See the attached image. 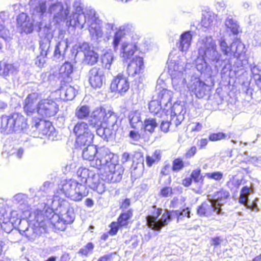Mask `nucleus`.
Returning a JSON list of instances; mask_svg holds the SVG:
<instances>
[{
    "label": "nucleus",
    "mask_w": 261,
    "mask_h": 261,
    "mask_svg": "<svg viewBox=\"0 0 261 261\" xmlns=\"http://www.w3.org/2000/svg\"><path fill=\"white\" fill-rule=\"evenodd\" d=\"M232 51L230 55L237 58L236 64L238 67H241L247 63V57L245 45L239 40L232 43Z\"/></svg>",
    "instance_id": "obj_16"
},
{
    "label": "nucleus",
    "mask_w": 261,
    "mask_h": 261,
    "mask_svg": "<svg viewBox=\"0 0 261 261\" xmlns=\"http://www.w3.org/2000/svg\"><path fill=\"white\" fill-rule=\"evenodd\" d=\"M17 71V67L11 64H6L4 65V72L7 74H14Z\"/></svg>",
    "instance_id": "obj_57"
},
{
    "label": "nucleus",
    "mask_w": 261,
    "mask_h": 261,
    "mask_svg": "<svg viewBox=\"0 0 261 261\" xmlns=\"http://www.w3.org/2000/svg\"><path fill=\"white\" fill-rule=\"evenodd\" d=\"M197 214L200 216L208 217L214 212L217 214H221V208L217 206V203L212 200L203 202L197 210Z\"/></svg>",
    "instance_id": "obj_25"
},
{
    "label": "nucleus",
    "mask_w": 261,
    "mask_h": 261,
    "mask_svg": "<svg viewBox=\"0 0 261 261\" xmlns=\"http://www.w3.org/2000/svg\"><path fill=\"white\" fill-rule=\"evenodd\" d=\"M207 87L199 77L195 76L191 77L190 81L187 85L188 90L193 93L199 98H202L205 95Z\"/></svg>",
    "instance_id": "obj_18"
},
{
    "label": "nucleus",
    "mask_w": 261,
    "mask_h": 261,
    "mask_svg": "<svg viewBox=\"0 0 261 261\" xmlns=\"http://www.w3.org/2000/svg\"><path fill=\"white\" fill-rule=\"evenodd\" d=\"M172 96V92L165 89H162L158 94L156 99H159V102L163 106L165 115H167L168 112L171 109Z\"/></svg>",
    "instance_id": "obj_28"
},
{
    "label": "nucleus",
    "mask_w": 261,
    "mask_h": 261,
    "mask_svg": "<svg viewBox=\"0 0 261 261\" xmlns=\"http://www.w3.org/2000/svg\"><path fill=\"white\" fill-rule=\"evenodd\" d=\"M29 226L28 223L27 221L20 220L19 223V226L18 227V232H19L22 236H24V231H25L26 228H24V226Z\"/></svg>",
    "instance_id": "obj_62"
},
{
    "label": "nucleus",
    "mask_w": 261,
    "mask_h": 261,
    "mask_svg": "<svg viewBox=\"0 0 261 261\" xmlns=\"http://www.w3.org/2000/svg\"><path fill=\"white\" fill-rule=\"evenodd\" d=\"M200 173L201 170L200 169L194 170L191 174V178L192 179H193L195 182H199L201 178L200 177Z\"/></svg>",
    "instance_id": "obj_61"
},
{
    "label": "nucleus",
    "mask_w": 261,
    "mask_h": 261,
    "mask_svg": "<svg viewBox=\"0 0 261 261\" xmlns=\"http://www.w3.org/2000/svg\"><path fill=\"white\" fill-rule=\"evenodd\" d=\"M168 63L173 89L178 92L185 93L188 85L187 79L190 76L185 68V63L180 60H171Z\"/></svg>",
    "instance_id": "obj_6"
},
{
    "label": "nucleus",
    "mask_w": 261,
    "mask_h": 261,
    "mask_svg": "<svg viewBox=\"0 0 261 261\" xmlns=\"http://www.w3.org/2000/svg\"><path fill=\"white\" fill-rule=\"evenodd\" d=\"M41 95L38 93H32L29 94L24 100L23 109L28 116H31L37 112L38 102L41 99Z\"/></svg>",
    "instance_id": "obj_23"
},
{
    "label": "nucleus",
    "mask_w": 261,
    "mask_h": 261,
    "mask_svg": "<svg viewBox=\"0 0 261 261\" xmlns=\"http://www.w3.org/2000/svg\"><path fill=\"white\" fill-rule=\"evenodd\" d=\"M9 17L8 12L5 11L0 12V37L7 41L10 39L9 31L6 28V23Z\"/></svg>",
    "instance_id": "obj_32"
},
{
    "label": "nucleus",
    "mask_w": 261,
    "mask_h": 261,
    "mask_svg": "<svg viewBox=\"0 0 261 261\" xmlns=\"http://www.w3.org/2000/svg\"><path fill=\"white\" fill-rule=\"evenodd\" d=\"M32 127L39 132L38 137L40 138L45 136L49 139H53L56 136L55 128L48 121L40 119L35 122V125Z\"/></svg>",
    "instance_id": "obj_19"
},
{
    "label": "nucleus",
    "mask_w": 261,
    "mask_h": 261,
    "mask_svg": "<svg viewBox=\"0 0 261 261\" xmlns=\"http://www.w3.org/2000/svg\"><path fill=\"white\" fill-rule=\"evenodd\" d=\"M46 204L50 213L54 210L57 211V213L54 214L51 218L46 219L55 228L64 230L66 225L73 221L74 215L73 208L67 201L59 195L55 194L53 197L48 198Z\"/></svg>",
    "instance_id": "obj_3"
},
{
    "label": "nucleus",
    "mask_w": 261,
    "mask_h": 261,
    "mask_svg": "<svg viewBox=\"0 0 261 261\" xmlns=\"http://www.w3.org/2000/svg\"><path fill=\"white\" fill-rule=\"evenodd\" d=\"M73 7L74 8L73 6ZM73 12L74 10L72 12ZM69 14V8L67 6L65 8L61 2L53 3L48 8V14L52 16L53 21L56 23H60L67 20V23L70 24L69 17L73 13L68 17Z\"/></svg>",
    "instance_id": "obj_13"
},
{
    "label": "nucleus",
    "mask_w": 261,
    "mask_h": 261,
    "mask_svg": "<svg viewBox=\"0 0 261 261\" xmlns=\"http://www.w3.org/2000/svg\"><path fill=\"white\" fill-rule=\"evenodd\" d=\"M170 110L171 111V114H173V115L179 116V115H182V116H184V115L186 113V110L184 106L177 103H174L173 106H171Z\"/></svg>",
    "instance_id": "obj_47"
},
{
    "label": "nucleus",
    "mask_w": 261,
    "mask_h": 261,
    "mask_svg": "<svg viewBox=\"0 0 261 261\" xmlns=\"http://www.w3.org/2000/svg\"><path fill=\"white\" fill-rule=\"evenodd\" d=\"M171 119L170 120V124L171 125L174 124L175 126H177L179 125L184 119V116H182V115H179V116L171 114Z\"/></svg>",
    "instance_id": "obj_59"
},
{
    "label": "nucleus",
    "mask_w": 261,
    "mask_h": 261,
    "mask_svg": "<svg viewBox=\"0 0 261 261\" xmlns=\"http://www.w3.org/2000/svg\"><path fill=\"white\" fill-rule=\"evenodd\" d=\"M157 123L153 118H148L144 121V129L146 131L152 133L157 126Z\"/></svg>",
    "instance_id": "obj_49"
},
{
    "label": "nucleus",
    "mask_w": 261,
    "mask_h": 261,
    "mask_svg": "<svg viewBox=\"0 0 261 261\" xmlns=\"http://www.w3.org/2000/svg\"><path fill=\"white\" fill-rule=\"evenodd\" d=\"M44 38L40 41V54L42 56H47L50 52L49 47L50 42L53 38V31L49 28L44 29Z\"/></svg>",
    "instance_id": "obj_30"
},
{
    "label": "nucleus",
    "mask_w": 261,
    "mask_h": 261,
    "mask_svg": "<svg viewBox=\"0 0 261 261\" xmlns=\"http://www.w3.org/2000/svg\"><path fill=\"white\" fill-rule=\"evenodd\" d=\"M60 97L63 100H72L76 95L75 89L69 85V83H61L60 88L59 90Z\"/></svg>",
    "instance_id": "obj_31"
},
{
    "label": "nucleus",
    "mask_w": 261,
    "mask_h": 261,
    "mask_svg": "<svg viewBox=\"0 0 261 261\" xmlns=\"http://www.w3.org/2000/svg\"><path fill=\"white\" fill-rule=\"evenodd\" d=\"M133 214L131 210H128L122 213L118 218L117 222H113L110 224L111 229L109 233L115 235L117 233L119 227L126 226L128 223V220L132 217Z\"/></svg>",
    "instance_id": "obj_27"
},
{
    "label": "nucleus",
    "mask_w": 261,
    "mask_h": 261,
    "mask_svg": "<svg viewBox=\"0 0 261 261\" xmlns=\"http://www.w3.org/2000/svg\"><path fill=\"white\" fill-rule=\"evenodd\" d=\"M94 247L93 243H88L80 250L79 253L82 255L87 256L89 254L92 253Z\"/></svg>",
    "instance_id": "obj_53"
},
{
    "label": "nucleus",
    "mask_w": 261,
    "mask_h": 261,
    "mask_svg": "<svg viewBox=\"0 0 261 261\" xmlns=\"http://www.w3.org/2000/svg\"><path fill=\"white\" fill-rule=\"evenodd\" d=\"M192 39L191 32L187 31L182 33L180 37L179 49L182 52L187 51L191 45Z\"/></svg>",
    "instance_id": "obj_37"
},
{
    "label": "nucleus",
    "mask_w": 261,
    "mask_h": 261,
    "mask_svg": "<svg viewBox=\"0 0 261 261\" xmlns=\"http://www.w3.org/2000/svg\"><path fill=\"white\" fill-rule=\"evenodd\" d=\"M205 176L209 179H213L215 180L219 181L223 177V173L220 171L206 173Z\"/></svg>",
    "instance_id": "obj_55"
},
{
    "label": "nucleus",
    "mask_w": 261,
    "mask_h": 261,
    "mask_svg": "<svg viewBox=\"0 0 261 261\" xmlns=\"http://www.w3.org/2000/svg\"><path fill=\"white\" fill-rule=\"evenodd\" d=\"M29 5L31 17L36 20L38 30H41L43 22L48 14L46 2L43 0H30Z\"/></svg>",
    "instance_id": "obj_12"
},
{
    "label": "nucleus",
    "mask_w": 261,
    "mask_h": 261,
    "mask_svg": "<svg viewBox=\"0 0 261 261\" xmlns=\"http://www.w3.org/2000/svg\"><path fill=\"white\" fill-rule=\"evenodd\" d=\"M77 175L79 177L81 178V182L80 184H83L86 185L87 180H89L90 185L91 183V179L94 176L92 177H89V170L86 168H80L77 171ZM96 175H95L96 176ZM90 186V185H89ZM91 187V186H90Z\"/></svg>",
    "instance_id": "obj_43"
},
{
    "label": "nucleus",
    "mask_w": 261,
    "mask_h": 261,
    "mask_svg": "<svg viewBox=\"0 0 261 261\" xmlns=\"http://www.w3.org/2000/svg\"><path fill=\"white\" fill-rule=\"evenodd\" d=\"M92 128H94L96 129V134L97 135L103 138L105 140V126H103V124L101 126L98 127H91Z\"/></svg>",
    "instance_id": "obj_63"
},
{
    "label": "nucleus",
    "mask_w": 261,
    "mask_h": 261,
    "mask_svg": "<svg viewBox=\"0 0 261 261\" xmlns=\"http://www.w3.org/2000/svg\"><path fill=\"white\" fill-rule=\"evenodd\" d=\"M198 57L195 60L198 71L205 73L211 69V64L217 68L222 65L223 60L218 50L216 40L211 36L201 37L197 43Z\"/></svg>",
    "instance_id": "obj_2"
},
{
    "label": "nucleus",
    "mask_w": 261,
    "mask_h": 261,
    "mask_svg": "<svg viewBox=\"0 0 261 261\" xmlns=\"http://www.w3.org/2000/svg\"><path fill=\"white\" fill-rule=\"evenodd\" d=\"M129 88V83L127 78L121 74L115 76L111 84V89L113 92H117L123 95Z\"/></svg>",
    "instance_id": "obj_22"
},
{
    "label": "nucleus",
    "mask_w": 261,
    "mask_h": 261,
    "mask_svg": "<svg viewBox=\"0 0 261 261\" xmlns=\"http://www.w3.org/2000/svg\"><path fill=\"white\" fill-rule=\"evenodd\" d=\"M89 82L93 88H100L105 79L103 70L97 67L92 68L89 71Z\"/></svg>",
    "instance_id": "obj_24"
},
{
    "label": "nucleus",
    "mask_w": 261,
    "mask_h": 261,
    "mask_svg": "<svg viewBox=\"0 0 261 261\" xmlns=\"http://www.w3.org/2000/svg\"><path fill=\"white\" fill-rule=\"evenodd\" d=\"M60 192L71 200L80 201L88 195L89 190L86 185L70 179L61 181L58 186L57 193Z\"/></svg>",
    "instance_id": "obj_7"
},
{
    "label": "nucleus",
    "mask_w": 261,
    "mask_h": 261,
    "mask_svg": "<svg viewBox=\"0 0 261 261\" xmlns=\"http://www.w3.org/2000/svg\"><path fill=\"white\" fill-rule=\"evenodd\" d=\"M113 59L114 57L111 53L105 54L102 58V63L103 67L106 69H109L113 61Z\"/></svg>",
    "instance_id": "obj_48"
},
{
    "label": "nucleus",
    "mask_w": 261,
    "mask_h": 261,
    "mask_svg": "<svg viewBox=\"0 0 261 261\" xmlns=\"http://www.w3.org/2000/svg\"><path fill=\"white\" fill-rule=\"evenodd\" d=\"M117 121L116 115L111 111L102 107L95 109L91 114L88 119V124L91 127H98L103 123L109 124V126H114Z\"/></svg>",
    "instance_id": "obj_10"
},
{
    "label": "nucleus",
    "mask_w": 261,
    "mask_h": 261,
    "mask_svg": "<svg viewBox=\"0 0 261 261\" xmlns=\"http://www.w3.org/2000/svg\"><path fill=\"white\" fill-rule=\"evenodd\" d=\"M229 197V192L226 190L222 189L214 193L213 199L212 200L216 203L217 206L220 208L221 205L226 202V200Z\"/></svg>",
    "instance_id": "obj_38"
},
{
    "label": "nucleus",
    "mask_w": 261,
    "mask_h": 261,
    "mask_svg": "<svg viewBox=\"0 0 261 261\" xmlns=\"http://www.w3.org/2000/svg\"><path fill=\"white\" fill-rule=\"evenodd\" d=\"M132 28L133 27L131 25H124L120 27L119 30L115 32L113 41V45L115 50H117L122 39L128 31H130Z\"/></svg>",
    "instance_id": "obj_35"
},
{
    "label": "nucleus",
    "mask_w": 261,
    "mask_h": 261,
    "mask_svg": "<svg viewBox=\"0 0 261 261\" xmlns=\"http://www.w3.org/2000/svg\"><path fill=\"white\" fill-rule=\"evenodd\" d=\"M110 160L103 164L101 167V177L99 175L94 176L92 179L91 188L99 194L103 193L106 189L105 181L110 182H119L122 177L124 172L123 167L117 164V160L114 154Z\"/></svg>",
    "instance_id": "obj_4"
},
{
    "label": "nucleus",
    "mask_w": 261,
    "mask_h": 261,
    "mask_svg": "<svg viewBox=\"0 0 261 261\" xmlns=\"http://www.w3.org/2000/svg\"><path fill=\"white\" fill-rule=\"evenodd\" d=\"M252 76L257 82L261 83V69L256 65H254L251 68Z\"/></svg>",
    "instance_id": "obj_51"
},
{
    "label": "nucleus",
    "mask_w": 261,
    "mask_h": 261,
    "mask_svg": "<svg viewBox=\"0 0 261 261\" xmlns=\"http://www.w3.org/2000/svg\"><path fill=\"white\" fill-rule=\"evenodd\" d=\"M47 56H42L40 54V55L37 57L36 62H35L36 64L38 67H42L46 62L45 58Z\"/></svg>",
    "instance_id": "obj_64"
},
{
    "label": "nucleus",
    "mask_w": 261,
    "mask_h": 261,
    "mask_svg": "<svg viewBox=\"0 0 261 261\" xmlns=\"http://www.w3.org/2000/svg\"><path fill=\"white\" fill-rule=\"evenodd\" d=\"M87 147L83 149L82 156L84 160H88L91 167L101 170L103 164L110 160L113 153L107 150H97L95 146L86 144Z\"/></svg>",
    "instance_id": "obj_8"
},
{
    "label": "nucleus",
    "mask_w": 261,
    "mask_h": 261,
    "mask_svg": "<svg viewBox=\"0 0 261 261\" xmlns=\"http://www.w3.org/2000/svg\"><path fill=\"white\" fill-rule=\"evenodd\" d=\"M161 158V152L160 150H155L151 155L146 156V163L148 166L151 167L154 163L158 162Z\"/></svg>",
    "instance_id": "obj_46"
},
{
    "label": "nucleus",
    "mask_w": 261,
    "mask_h": 261,
    "mask_svg": "<svg viewBox=\"0 0 261 261\" xmlns=\"http://www.w3.org/2000/svg\"><path fill=\"white\" fill-rule=\"evenodd\" d=\"M107 126L105 127V140L107 141L114 134L115 130L117 128V125L115 124L114 126H109V124H107Z\"/></svg>",
    "instance_id": "obj_52"
},
{
    "label": "nucleus",
    "mask_w": 261,
    "mask_h": 261,
    "mask_svg": "<svg viewBox=\"0 0 261 261\" xmlns=\"http://www.w3.org/2000/svg\"><path fill=\"white\" fill-rule=\"evenodd\" d=\"M201 23L202 27L215 30L218 23L217 15L211 12H205L203 14Z\"/></svg>",
    "instance_id": "obj_33"
},
{
    "label": "nucleus",
    "mask_w": 261,
    "mask_h": 261,
    "mask_svg": "<svg viewBox=\"0 0 261 261\" xmlns=\"http://www.w3.org/2000/svg\"><path fill=\"white\" fill-rule=\"evenodd\" d=\"M27 125L25 118L20 114L15 113L1 117L0 130L4 134H9L22 130L26 128Z\"/></svg>",
    "instance_id": "obj_9"
},
{
    "label": "nucleus",
    "mask_w": 261,
    "mask_h": 261,
    "mask_svg": "<svg viewBox=\"0 0 261 261\" xmlns=\"http://www.w3.org/2000/svg\"><path fill=\"white\" fill-rule=\"evenodd\" d=\"M144 68L143 58L140 57H135L128 64L127 72L129 75L134 76L142 73Z\"/></svg>",
    "instance_id": "obj_29"
},
{
    "label": "nucleus",
    "mask_w": 261,
    "mask_h": 261,
    "mask_svg": "<svg viewBox=\"0 0 261 261\" xmlns=\"http://www.w3.org/2000/svg\"><path fill=\"white\" fill-rule=\"evenodd\" d=\"M74 12L69 17L70 25L80 29L88 27L90 35L93 41H101L103 33L101 29V21L96 11L91 8L83 11L81 3L79 1L73 4Z\"/></svg>",
    "instance_id": "obj_1"
},
{
    "label": "nucleus",
    "mask_w": 261,
    "mask_h": 261,
    "mask_svg": "<svg viewBox=\"0 0 261 261\" xmlns=\"http://www.w3.org/2000/svg\"><path fill=\"white\" fill-rule=\"evenodd\" d=\"M160 193L164 197L171 196L173 194L172 189L170 187H165L161 190Z\"/></svg>",
    "instance_id": "obj_60"
},
{
    "label": "nucleus",
    "mask_w": 261,
    "mask_h": 261,
    "mask_svg": "<svg viewBox=\"0 0 261 261\" xmlns=\"http://www.w3.org/2000/svg\"><path fill=\"white\" fill-rule=\"evenodd\" d=\"M75 116L79 120L87 119L90 117V108L86 105H80L75 110Z\"/></svg>",
    "instance_id": "obj_40"
},
{
    "label": "nucleus",
    "mask_w": 261,
    "mask_h": 261,
    "mask_svg": "<svg viewBox=\"0 0 261 261\" xmlns=\"http://www.w3.org/2000/svg\"><path fill=\"white\" fill-rule=\"evenodd\" d=\"M73 72V67L71 63L66 62L63 64L59 69V78L61 79V83H69L72 79L70 75Z\"/></svg>",
    "instance_id": "obj_34"
},
{
    "label": "nucleus",
    "mask_w": 261,
    "mask_h": 261,
    "mask_svg": "<svg viewBox=\"0 0 261 261\" xmlns=\"http://www.w3.org/2000/svg\"><path fill=\"white\" fill-rule=\"evenodd\" d=\"M79 51L84 54V62L86 64L93 65L96 64L99 58L97 53L91 49L88 43L84 42L79 46Z\"/></svg>",
    "instance_id": "obj_26"
},
{
    "label": "nucleus",
    "mask_w": 261,
    "mask_h": 261,
    "mask_svg": "<svg viewBox=\"0 0 261 261\" xmlns=\"http://www.w3.org/2000/svg\"><path fill=\"white\" fill-rule=\"evenodd\" d=\"M105 28L106 29V35L107 39L109 40L110 37L111 36L113 32L115 30V24L113 23H107L105 24Z\"/></svg>",
    "instance_id": "obj_56"
},
{
    "label": "nucleus",
    "mask_w": 261,
    "mask_h": 261,
    "mask_svg": "<svg viewBox=\"0 0 261 261\" xmlns=\"http://www.w3.org/2000/svg\"><path fill=\"white\" fill-rule=\"evenodd\" d=\"M251 193H253L252 189L247 186L243 187L240 192L239 202L243 204H246L248 200V196Z\"/></svg>",
    "instance_id": "obj_45"
},
{
    "label": "nucleus",
    "mask_w": 261,
    "mask_h": 261,
    "mask_svg": "<svg viewBox=\"0 0 261 261\" xmlns=\"http://www.w3.org/2000/svg\"><path fill=\"white\" fill-rule=\"evenodd\" d=\"M13 201L14 203L19 204V208L22 211L25 212L29 209L28 197L26 195L21 193L17 194L13 197Z\"/></svg>",
    "instance_id": "obj_41"
},
{
    "label": "nucleus",
    "mask_w": 261,
    "mask_h": 261,
    "mask_svg": "<svg viewBox=\"0 0 261 261\" xmlns=\"http://www.w3.org/2000/svg\"><path fill=\"white\" fill-rule=\"evenodd\" d=\"M88 122L79 121L74 126L73 132L76 136V143L79 147L85 146L93 142L94 131L90 128Z\"/></svg>",
    "instance_id": "obj_11"
},
{
    "label": "nucleus",
    "mask_w": 261,
    "mask_h": 261,
    "mask_svg": "<svg viewBox=\"0 0 261 261\" xmlns=\"http://www.w3.org/2000/svg\"><path fill=\"white\" fill-rule=\"evenodd\" d=\"M225 137V134L222 133H214L210 135L209 140L212 141H216L223 139Z\"/></svg>",
    "instance_id": "obj_58"
},
{
    "label": "nucleus",
    "mask_w": 261,
    "mask_h": 261,
    "mask_svg": "<svg viewBox=\"0 0 261 261\" xmlns=\"http://www.w3.org/2000/svg\"><path fill=\"white\" fill-rule=\"evenodd\" d=\"M153 98L154 99L149 103V111L151 113L158 115V117H162L163 113L165 114L163 107L159 102V99L155 98L154 96Z\"/></svg>",
    "instance_id": "obj_39"
},
{
    "label": "nucleus",
    "mask_w": 261,
    "mask_h": 261,
    "mask_svg": "<svg viewBox=\"0 0 261 261\" xmlns=\"http://www.w3.org/2000/svg\"><path fill=\"white\" fill-rule=\"evenodd\" d=\"M65 32L60 30L56 39L57 42L54 51V57L57 59H63L68 48V39L65 37Z\"/></svg>",
    "instance_id": "obj_17"
},
{
    "label": "nucleus",
    "mask_w": 261,
    "mask_h": 261,
    "mask_svg": "<svg viewBox=\"0 0 261 261\" xmlns=\"http://www.w3.org/2000/svg\"><path fill=\"white\" fill-rule=\"evenodd\" d=\"M5 205V201L3 199H0V213L2 214L3 216H6V222L4 223V225H2L1 227L6 232L10 233L8 237V239L10 240V241L12 243H16L21 240V236H22V234L16 230L15 231H11L10 228L7 230L5 228H4L5 225L11 226L12 225V223L9 222L10 220V214H8L7 211H6L5 209L3 210L2 208Z\"/></svg>",
    "instance_id": "obj_21"
},
{
    "label": "nucleus",
    "mask_w": 261,
    "mask_h": 261,
    "mask_svg": "<svg viewBox=\"0 0 261 261\" xmlns=\"http://www.w3.org/2000/svg\"><path fill=\"white\" fill-rule=\"evenodd\" d=\"M225 25L233 35H237L241 31L239 25L232 16H228L226 18Z\"/></svg>",
    "instance_id": "obj_42"
},
{
    "label": "nucleus",
    "mask_w": 261,
    "mask_h": 261,
    "mask_svg": "<svg viewBox=\"0 0 261 261\" xmlns=\"http://www.w3.org/2000/svg\"><path fill=\"white\" fill-rule=\"evenodd\" d=\"M184 167L182 160L179 158L175 159L172 163V170L174 172H178Z\"/></svg>",
    "instance_id": "obj_54"
},
{
    "label": "nucleus",
    "mask_w": 261,
    "mask_h": 261,
    "mask_svg": "<svg viewBox=\"0 0 261 261\" xmlns=\"http://www.w3.org/2000/svg\"><path fill=\"white\" fill-rule=\"evenodd\" d=\"M17 27L18 29H19L21 33H24L25 34L32 33L35 27L36 28L37 31L39 32L40 31V30H38L36 20H34L32 17L30 18L28 15L24 13H22L17 16Z\"/></svg>",
    "instance_id": "obj_15"
},
{
    "label": "nucleus",
    "mask_w": 261,
    "mask_h": 261,
    "mask_svg": "<svg viewBox=\"0 0 261 261\" xmlns=\"http://www.w3.org/2000/svg\"><path fill=\"white\" fill-rule=\"evenodd\" d=\"M42 212H38L35 216V220L36 222V226L34 227L33 226L27 227L25 231H24V236L30 241H34L38 236V227H43L44 223L46 221L48 218V216H42ZM36 225V224H35Z\"/></svg>",
    "instance_id": "obj_20"
},
{
    "label": "nucleus",
    "mask_w": 261,
    "mask_h": 261,
    "mask_svg": "<svg viewBox=\"0 0 261 261\" xmlns=\"http://www.w3.org/2000/svg\"><path fill=\"white\" fill-rule=\"evenodd\" d=\"M218 43L219 46L221 49V51L225 56H229L231 54L232 51V43L228 45L226 41V39L223 37H221L218 40Z\"/></svg>",
    "instance_id": "obj_44"
},
{
    "label": "nucleus",
    "mask_w": 261,
    "mask_h": 261,
    "mask_svg": "<svg viewBox=\"0 0 261 261\" xmlns=\"http://www.w3.org/2000/svg\"><path fill=\"white\" fill-rule=\"evenodd\" d=\"M136 49L135 44L124 42L121 46L120 55L125 60L129 59L134 54Z\"/></svg>",
    "instance_id": "obj_36"
},
{
    "label": "nucleus",
    "mask_w": 261,
    "mask_h": 261,
    "mask_svg": "<svg viewBox=\"0 0 261 261\" xmlns=\"http://www.w3.org/2000/svg\"><path fill=\"white\" fill-rule=\"evenodd\" d=\"M129 119L132 127L135 128L137 124L141 121L140 113L137 111L130 112L129 115Z\"/></svg>",
    "instance_id": "obj_50"
},
{
    "label": "nucleus",
    "mask_w": 261,
    "mask_h": 261,
    "mask_svg": "<svg viewBox=\"0 0 261 261\" xmlns=\"http://www.w3.org/2000/svg\"><path fill=\"white\" fill-rule=\"evenodd\" d=\"M37 113L43 118L50 117L56 114L59 110L57 103L52 99L41 97L38 101Z\"/></svg>",
    "instance_id": "obj_14"
},
{
    "label": "nucleus",
    "mask_w": 261,
    "mask_h": 261,
    "mask_svg": "<svg viewBox=\"0 0 261 261\" xmlns=\"http://www.w3.org/2000/svg\"><path fill=\"white\" fill-rule=\"evenodd\" d=\"M153 212L151 215L146 217L147 224L149 227L155 230H160L162 227L167 225L172 219H177L178 222L182 217H190V211L189 208L182 210V211H172L169 212L166 211L159 219V217L162 212V209L152 207Z\"/></svg>",
    "instance_id": "obj_5"
}]
</instances>
